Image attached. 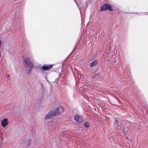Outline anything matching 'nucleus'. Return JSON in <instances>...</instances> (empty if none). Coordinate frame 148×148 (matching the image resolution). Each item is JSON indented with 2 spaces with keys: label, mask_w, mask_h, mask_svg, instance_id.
Instances as JSON below:
<instances>
[{
  "label": "nucleus",
  "mask_w": 148,
  "mask_h": 148,
  "mask_svg": "<svg viewBox=\"0 0 148 148\" xmlns=\"http://www.w3.org/2000/svg\"><path fill=\"white\" fill-rule=\"evenodd\" d=\"M64 110V108L62 107H59L52 111L50 112L45 117V119H48L52 118L59 114L62 113Z\"/></svg>",
  "instance_id": "f257e3e1"
},
{
  "label": "nucleus",
  "mask_w": 148,
  "mask_h": 148,
  "mask_svg": "<svg viewBox=\"0 0 148 148\" xmlns=\"http://www.w3.org/2000/svg\"><path fill=\"white\" fill-rule=\"evenodd\" d=\"M108 10L109 11L113 10V8L110 5L108 4H105L102 5L100 11H106Z\"/></svg>",
  "instance_id": "7ed1b4c3"
},
{
  "label": "nucleus",
  "mask_w": 148,
  "mask_h": 148,
  "mask_svg": "<svg viewBox=\"0 0 148 148\" xmlns=\"http://www.w3.org/2000/svg\"><path fill=\"white\" fill-rule=\"evenodd\" d=\"M28 143L27 144V145H29L31 144V140L30 139H29L28 140Z\"/></svg>",
  "instance_id": "9d476101"
},
{
  "label": "nucleus",
  "mask_w": 148,
  "mask_h": 148,
  "mask_svg": "<svg viewBox=\"0 0 148 148\" xmlns=\"http://www.w3.org/2000/svg\"><path fill=\"white\" fill-rule=\"evenodd\" d=\"M8 123V119L6 118H5L1 121V124L3 127H5L7 125Z\"/></svg>",
  "instance_id": "423d86ee"
},
{
  "label": "nucleus",
  "mask_w": 148,
  "mask_h": 148,
  "mask_svg": "<svg viewBox=\"0 0 148 148\" xmlns=\"http://www.w3.org/2000/svg\"><path fill=\"white\" fill-rule=\"evenodd\" d=\"M7 77H9L10 75H6Z\"/></svg>",
  "instance_id": "9b49d317"
},
{
  "label": "nucleus",
  "mask_w": 148,
  "mask_h": 148,
  "mask_svg": "<svg viewBox=\"0 0 148 148\" xmlns=\"http://www.w3.org/2000/svg\"><path fill=\"white\" fill-rule=\"evenodd\" d=\"M84 125L86 127H88L90 126V124L88 122H86L84 123Z\"/></svg>",
  "instance_id": "6e6552de"
},
{
  "label": "nucleus",
  "mask_w": 148,
  "mask_h": 148,
  "mask_svg": "<svg viewBox=\"0 0 148 148\" xmlns=\"http://www.w3.org/2000/svg\"><path fill=\"white\" fill-rule=\"evenodd\" d=\"M23 63L26 67L28 73L30 74L33 66V63L31 59L29 58H25L23 59Z\"/></svg>",
  "instance_id": "f03ea898"
},
{
  "label": "nucleus",
  "mask_w": 148,
  "mask_h": 148,
  "mask_svg": "<svg viewBox=\"0 0 148 148\" xmlns=\"http://www.w3.org/2000/svg\"><path fill=\"white\" fill-rule=\"evenodd\" d=\"M98 63V61L97 60H95L92 63L89 64V66L90 68H92L93 67L95 66Z\"/></svg>",
  "instance_id": "0eeeda50"
},
{
  "label": "nucleus",
  "mask_w": 148,
  "mask_h": 148,
  "mask_svg": "<svg viewBox=\"0 0 148 148\" xmlns=\"http://www.w3.org/2000/svg\"><path fill=\"white\" fill-rule=\"evenodd\" d=\"M53 65H50L48 66L43 65L41 67V69L43 70H48L51 68Z\"/></svg>",
  "instance_id": "39448f33"
},
{
  "label": "nucleus",
  "mask_w": 148,
  "mask_h": 148,
  "mask_svg": "<svg viewBox=\"0 0 148 148\" xmlns=\"http://www.w3.org/2000/svg\"><path fill=\"white\" fill-rule=\"evenodd\" d=\"M74 118L76 121L79 123L82 122L83 119L82 116L79 115H76L75 116Z\"/></svg>",
  "instance_id": "20e7f679"
},
{
  "label": "nucleus",
  "mask_w": 148,
  "mask_h": 148,
  "mask_svg": "<svg viewBox=\"0 0 148 148\" xmlns=\"http://www.w3.org/2000/svg\"><path fill=\"white\" fill-rule=\"evenodd\" d=\"M99 75V74L98 73L95 74L93 75V77L95 78V77H97Z\"/></svg>",
  "instance_id": "1a4fd4ad"
}]
</instances>
